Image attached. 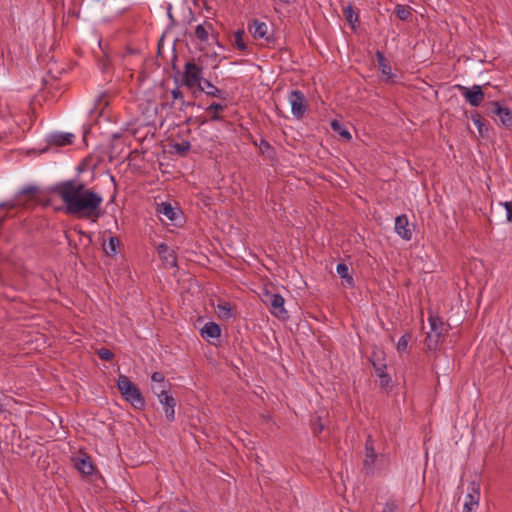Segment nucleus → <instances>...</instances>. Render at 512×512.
Listing matches in <instances>:
<instances>
[{"instance_id": "6e6552de", "label": "nucleus", "mask_w": 512, "mask_h": 512, "mask_svg": "<svg viewBox=\"0 0 512 512\" xmlns=\"http://www.w3.org/2000/svg\"><path fill=\"white\" fill-rule=\"evenodd\" d=\"M489 113L498 116L499 122L507 129H512V111L499 102H492Z\"/></svg>"}, {"instance_id": "c9c22d12", "label": "nucleus", "mask_w": 512, "mask_h": 512, "mask_svg": "<svg viewBox=\"0 0 512 512\" xmlns=\"http://www.w3.org/2000/svg\"><path fill=\"white\" fill-rule=\"evenodd\" d=\"M97 355L99 356V358L101 360H104V361H110V360H112V358L114 356L113 352L106 348H100L97 351Z\"/></svg>"}, {"instance_id": "4468645a", "label": "nucleus", "mask_w": 512, "mask_h": 512, "mask_svg": "<svg viewBox=\"0 0 512 512\" xmlns=\"http://www.w3.org/2000/svg\"><path fill=\"white\" fill-rule=\"evenodd\" d=\"M38 191V187L34 185H28L22 188L16 197L8 202H4L0 204V207L14 208L19 205H24L21 201V197L24 195H32Z\"/></svg>"}, {"instance_id": "f8f14e48", "label": "nucleus", "mask_w": 512, "mask_h": 512, "mask_svg": "<svg viewBox=\"0 0 512 512\" xmlns=\"http://www.w3.org/2000/svg\"><path fill=\"white\" fill-rule=\"evenodd\" d=\"M151 389L155 395H162L163 393L168 392L171 384L168 380H166L165 376L161 372H154L151 375Z\"/></svg>"}, {"instance_id": "dca6fc26", "label": "nucleus", "mask_w": 512, "mask_h": 512, "mask_svg": "<svg viewBox=\"0 0 512 512\" xmlns=\"http://www.w3.org/2000/svg\"><path fill=\"white\" fill-rule=\"evenodd\" d=\"M197 92H203L209 97H215V98H221V99H225V95H226V92L217 88L215 85H213L207 79H204L202 81L201 85L196 89V93Z\"/></svg>"}, {"instance_id": "aec40b11", "label": "nucleus", "mask_w": 512, "mask_h": 512, "mask_svg": "<svg viewBox=\"0 0 512 512\" xmlns=\"http://www.w3.org/2000/svg\"><path fill=\"white\" fill-rule=\"evenodd\" d=\"M158 212L164 215L170 221H177V219L180 217L178 211L172 207L170 203L167 202L160 204Z\"/></svg>"}, {"instance_id": "c85d7f7f", "label": "nucleus", "mask_w": 512, "mask_h": 512, "mask_svg": "<svg viewBox=\"0 0 512 512\" xmlns=\"http://www.w3.org/2000/svg\"><path fill=\"white\" fill-rule=\"evenodd\" d=\"M226 108L225 105H222L220 103H212L210 104L207 108H206V111L207 112H212V116H211V120L212 121H219L221 120V117L219 115V112H222L224 111Z\"/></svg>"}, {"instance_id": "9d476101", "label": "nucleus", "mask_w": 512, "mask_h": 512, "mask_svg": "<svg viewBox=\"0 0 512 512\" xmlns=\"http://www.w3.org/2000/svg\"><path fill=\"white\" fill-rule=\"evenodd\" d=\"M160 404L163 406L165 417L167 421L172 422L175 420V398L168 392L162 395H156Z\"/></svg>"}, {"instance_id": "ddd939ff", "label": "nucleus", "mask_w": 512, "mask_h": 512, "mask_svg": "<svg viewBox=\"0 0 512 512\" xmlns=\"http://www.w3.org/2000/svg\"><path fill=\"white\" fill-rule=\"evenodd\" d=\"M157 252L165 263L166 267L173 268L177 266V257L174 250L170 249L167 244L161 243L157 246Z\"/></svg>"}, {"instance_id": "2f4dec72", "label": "nucleus", "mask_w": 512, "mask_h": 512, "mask_svg": "<svg viewBox=\"0 0 512 512\" xmlns=\"http://www.w3.org/2000/svg\"><path fill=\"white\" fill-rule=\"evenodd\" d=\"M371 363L377 375L378 373H385L386 365L381 362L380 355L378 353H373Z\"/></svg>"}, {"instance_id": "f3484780", "label": "nucleus", "mask_w": 512, "mask_h": 512, "mask_svg": "<svg viewBox=\"0 0 512 512\" xmlns=\"http://www.w3.org/2000/svg\"><path fill=\"white\" fill-rule=\"evenodd\" d=\"M480 501V484L476 481H472L469 484L468 493L465 497V502L469 506L478 508Z\"/></svg>"}, {"instance_id": "423d86ee", "label": "nucleus", "mask_w": 512, "mask_h": 512, "mask_svg": "<svg viewBox=\"0 0 512 512\" xmlns=\"http://www.w3.org/2000/svg\"><path fill=\"white\" fill-rule=\"evenodd\" d=\"M288 101L291 105V112L297 119H301L307 109L305 96L300 90H292L288 94Z\"/></svg>"}, {"instance_id": "412c9836", "label": "nucleus", "mask_w": 512, "mask_h": 512, "mask_svg": "<svg viewBox=\"0 0 512 512\" xmlns=\"http://www.w3.org/2000/svg\"><path fill=\"white\" fill-rule=\"evenodd\" d=\"M202 337L218 338L221 334L220 326L214 322H208L200 331Z\"/></svg>"}, {"instance_id": "1a4fd4ad", "label": "nucleus", "mask_w": 512, "mask_h": 512, "mask_svg": "<svg viewBox=\"0 0 512 512\" xmlns=\"http://www.w3.org/2000/svg\"><path fill=\"white\" fill-rule=\"evenodd\" d=\"M266 302L271 307V312L277 318L285 320L288 318V312L284 308V298L280 294H266Z\"/></svg>"}, {"instance_id": "0eeeda50", "label": "nucleus", "mask_w": 512, "mask_h": 512, "mask_svg": "<svg viewBox=\"0 0 512 512\" xmlns=\"http://www.w3.org/2000/svg\"><path fill=\"white\" fill-rule=\"evenodd\" d=\"M377 459V453L374 448V441L370 435H368L365 442V457L363 460V470L366 474H373L375 461Z\"/></svg>"}, {"instance_id": "79ce46f5", "label": "nucleus", "mask_w": 512, "mask_h": 512, "mask_svg": "<svg viewBox=\"0 0 512 512\" xmlns=\"http://www.w3.org/2000/svg\"><path fill=\"white\" fill-rule=\"evenodd\" d=\"M475 509V507L469 506L467 503H464L462 512H473Z\"/></svg>"}, {"instance_id": "ea45409f", "label": "nucleus", "mask_w": 512, "mask_h": 512, "mask_svg": "<svg viewBox=\"0 0 512 512\" xmlns=\"http://www.w3.org/2000/svg\"><path fill=\"white\" fill-rule=\"evenodd\" d=\"M504 207L506 210V218L508 221H512V201H508L504 203Z\"/></svg>"}, {"instance_id": "4c0bfd02", "label": "nucleus", "mask_w": 512, "mask_h": 512, "mask_svg": "<svg viewBox=\"0 0 512 512\" xmlns=\"http://www.w3.org/2000/svg\"><path fill=\"white\" fill-rule=\"evenodd\" d=\"M218 309L223 317L230 318L232 316L231 309L227 304L219 305Z\"/></svg>"}, {"instance_id": "58836bf2", "label": "nucleus", "mask_w": 512, "mask_h": 512, "mask_svg": "<svg viewBox=\"0 0 512 512\" xmlns=\"http://www.w3.org/2000/svg\"><path fill=\"white\" fill-rule=\"evenodd\" d=\"M398 506L394 501H389L385 504L382 512H396Z\"/></svg>"}, {"instance_id": "f257e3e1", "label": "nucleus", "mask_w": 512, "mask_h": 512, "mask_svg": "<svg viewBox=\"0 0 512 512\" xmlns=\"http://www.w3.org/2000/svg\"><path fill=\"white\" fill-rule=\"evenodd\" d=\"M49 190L62 200L64 211L68 215L90 219L92 222H96L102 215V195L88 187L79 177L60 181Z\"/></svg>"}, {"instance_id": "f03ea898", "label": "nucleus", "mask_w": 512, "mask_h": 512, "mask_svg": "<svg viewBox=\"0 0 512 512\" xmlns=\"http://www.w3.org/2000/svg\"><path fill=\"white\" fill-rule=\"evenodd\" d=\"M117 387L124 399L136 409L145 407V400L139 388L126 375H119Z\"/></svg>"}, {"instance_id": "37998d69", "label": "nucleus", "mask_w": 512, "mask_h": 512, "mask_svg": "<svg viewBox=\"0 0 512 512\" xmlns=\"http://www.w3.org/2000/svg\"><path fill=\"white\" fill-rule=\"evenodd\" d=\"M76 170H77L78 174H80L81 172H83V170H84L83 165H79V166L77 167V169H76Z\"/></svg>"}, {"instance_id": "bb28decb", "label": "nucleus", "mask_w": 512, "mask_h": 512, "mask_svg": "<svg viewBox=\"0 0 512 512\" xmlns=\"http://www.w3.org/2000/svg\"><path fill=\"white\" fill-rule=\"evenodd\" d=\"M120 241L117 237L111 236L107 243H104V251L109 256H114L117 254V250L119 248Z\"/></svg>"}, {"instance_id": "7ed1b4c3", "label": "nucleus", "mask_w": 512, "mask_h": 512, "mask_svg": "<svg viewBox=\"0 0 512 512\" xmlns=\"http://www.w3.org/2000/svg\"><path fill=\"white\" fill-rule=\"evenodd\" d=\"M203 80V68L193 60L187 61L184 65L182 85L186 86L196 94V89L201 85Z\"/></svg>"}, {"instance_id": "393cba45", "label": "nucleus", "mask_w": 512, "mask_h": 512, "mask_svg": "<svg viewBox=\"0 0 512 512\" xmlns=\"http://www.w3.org/2000/svg\"><path fill=\"white\" fill-rule=\"evenodd\" d=\"M343 15L346 21L355 29V25L358 22V13L354 10L351 5L343 7Z\"/></svg>"}, {"instance_id": "a211bd4d", "label": "nucleus", "mask_w": 512, "mask_h": 512, "mask_svg": "<svg viewBox=\"0 0 512 512\" xmlns=\"http://www.w3.org/2000/svg\"><path fill=\"white\" fill-rule=\"evenodd\" d=\"M75 467L83 475H92L94 472V466L89 456H83L75 460Z\"/></svg>"}, {"instance_id": "c03bdc74", "label": "nucleus", "mask_w": 512, "mask_h": 512, "mask_svg": "<svg viewBox=\"0 0 512 512\" xmlns=\"http://www.w3.org/2000/svg\"><path fill=\"white\" fill-rule=\"evenodd\" d=\"M279 2L283 3V4H288L290 3V0H278Z\"/></svg>"}, {"instance_id": "b1692460", "label": "nucleus", "mask_w": 512, "mask_h": 512, "mask_svg": "<svg viewBox=\"0 0 512 512\" xmlns=\"http://www.w3.org/2000/svg\"><path fill=\"white\" fill-rule=\"evenodd\" d=\"M210 30H212L211 23L199 24L195 29V35L201 42H206L208 40Z\"/></svg>"}, {"instance_id": "4be33fe9", "label": "nucleus", "mask_w": 512, "mask_h": 512, "mask_svg": "<svg viewBox=\"0 0 512 512\" xmlns=\"http://www.w3.org/2000/svg\"><path fill=\"white\" fill-rule=\"evenodd\" d=\"M376 59L378 64V69L381 71V73L388 78L392 75V69L390 64L388 63L387 59L385 58V55L381 51L376 52Z\"/></svg>"}, {"instance_id": "2eb2a0df", "label": "nucleus", "mask_w": 512, "mask_h": 512, "mask_svg": "<svg viewBox=\"0 0 512 512\" xmlns=\"http://www.w3.org/2000/svg\"><path fill=\"white\" fill-rule=\"evenodd\" d=\"M248 29L254 38H256V39L264 38L266 40H269L268 25L265 22L254 19L249 24Z\"/></svg>"}, {"instance_id": "20e7f679", "label": "nucleus", "mask_w": 512, "mask_h": 512, "mask_svg": "<svg viewBox=\"0 0 512 512\" xmlns=\"http://www.w3.org/2000/svg\"><path fill=\"white\" fill-rule=\"evenodd\" d=\"M430 331L427 333L426 343L429 350H434L440 340V337L445 331L443 321L437 316H430L429 319Z\"/></svg>"}, {"instance_id": "a878e982", "label": "nucleus", "mask_w": 512, "mask_h": 512, "mask_svg": "<svg viewBox=\"0 0 512 512\" xmlns=\"http://www.w3.org/2000/svg\"><path fill=\"white\" fill-rule=\"evenodd\" d=\"M331 128L334 132L339 134L342 138L349 141L352 139L351 133L348 131V129L340 123L338 120H333L331 122Z\"/></svg>"}, {"instance_id": "5701e85b", "label": "nucleus", "mask_w": 512, "mask_h": 512, "mask_svg": "<svg viewBox=\"0 0 512 512\" xmlns=\"http://www.w3.org/2000/svg\"><path fill=\"white\" fill-rule=\"evenodd\" d=\"M336 272L348 286H352L354 284L353 277L349 273V267L345 263L337 264Z\"/></svg>"}, {"instance_id": "72a5a7b5", "label": "nucleus", "mask_w": 512, "mask_h": 512, "mask_svg": "<svg viewBox=\"0 0 512 512\" xmlns=\"http://www.w3.org/2000/svg\"><path fill=\"white\" fill-rule=\"evenodd\" d=\"M410 338H411L410 333H405L404 335H402L400 337V339L398 340V343H397L398 352L401 353V352L406 351L407 346H408V341L410 340Z\"/></svg>"}, {"instance_id": "cd10ccee", "label": "nucleus", "mask_w": 512, "mask_h": 512, "mask_svg": "<svg viewBox=\"0 0 512 512\" xmlns=\"http://www.w3.org/2000/svg\"><path fill=\"white\" fill-rule=\"evenodd\" d=\"M171 94H172V97H173L174 100H179L180 101V104H181L180 110L181 111H185L186 108L195 105V102H188V101L184 100L183 93L179 90V88L173 89L171 91Z\"/></svg>"}, {"instance_id": "473e14b6", "label": "nucleus", "mask_w": 512, "mask_h": 512, "mask_svg": "<svg viewBox=\"0 0 512 512\" xmlns=\"http://www.w3.org/2000/svg\"><path fill=\"white\" fill-rule=\"evenodd\" d=\"M395 13L401 20H407L411 16L409 8L403 5H397Z\"/></svg>"}, {"instance_id": "39448f33", "label": "nucleus", "mask_w": 512, "mask_h": 512, "mask_svg": "<svg viewBox=\"0 0 512 512\" xmlns=\"http://www.w3.org/2000/svg\"><path fill=\"white\" fill-rule=\"evenodd\" d=\"M466 101L473 107H478L483 102L485 94L480 85H473L472 87H466L460 84L455 86Z\"/></svg>"}, {"instance_id": "e433bc0d", "label": "nucleus", "mask_w": 512, "mask_h": 512, "mask_svg": "<svg viewBox=\"0 0 512 512\" xmlns=\"http://www.w3.org/2000/svg\"><path fill=\"white\" fill-rule=\"evenodd\" d=\"M311 429L314 434H319L324 429V424L321 422V418L317 417L311 422Z\"/></svg>"}, {"instance_id": "6ab92c4d", "label": "nucleus", "mask_w": 512, "mask_h": 512, "mask_svg": "<svg viewBox=\"0 0 512 512\" xmlns=\"http://www.w3.org/2000/svg\"><path fill=\"white\" fill-rule=\"evenodd\" d=\"M75 136L72 133H53L49 136V142L57 146L72 144Z\"/></svg>"}, {"instance_id": "c756f323", "label": "nucleus", "mask_w": 512, "mask_h": 512, "mask_svg": "<svg viewBox=\"0 0 512 512\" xmlns=\"http://www.w3.org/2000/svg\"><path fill=\"white\" fill-rule=\"evenodd\" d=\"M245 35L244 30L239 29L234 33V45L237 49L241 51H245L247 49V46L243 40Z\"/></svg>"}, {"instance_id": "a19ab883", "label": "nucleus", "mask_w": 512, "mask_h": 512, "mask_svg": "<svg viewBox=\"0 0 512 512\" xmlns=\"http://www.w3.org/2000/svg\"><path fill=\"white\" fill-rule=\"evenodd\" d=\"M378 377L380 378V385L385 387L388 385L390 381V377L387 373H378Z\"/></svg>"}, {"instance_id": "7c9ffc66", "label": "nucleus", "mask_w": 512, "mask_h": 512, "mask_svg": "<svg viewBox=\"0 0 512 512\" xmlns=\"http://www.w3.org/2000/svg\"><path fill=\"white\" fill-rule=\"evenodd\" d=\"M471 120L476 125L479 134L484 136L488 129L485 127V124L481 119V115L478 112H474L471 114Z\"/></svg>"}, {"instance_id": "9b49d317", "label": "nucleus", "mask_w": 512, "mask_h": 512, "mask_svg": "<svg viewBox=\"0 0 512 512\" xmlns=\"http://www.w3.org/2000/svg\"><path fill=\"white\" fill-rule=\"evenodd\" d=\"M395 232L400 236L403 240L409 241L412 239V230L409 227V221L407 215L402 214L395 218Z\"/></svg>"}, {"instance_id": "f704fd0d", "label": "nucleus", "mask_w": 512, "mask_h": 512, "mask_svg": "<svg viewBox=\"0 0 512 512\" xmlns=\"http://www.w3.org/2000/svg\"><path fill=\"white\" fill-rule=\"evenodd\" d=\"M175 151L181 155L185 154L190 149V143L188 141H182L173 145Z\"/></svg>"}]
</instances>
